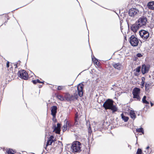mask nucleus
<instances>
[{
	"label": "nucleus",
	"instance_id": "nucleus-1",
	"mask_svg": "<svg viewBox=\"0 0 154 154\" xmlns=\"http://www.w3.org/2000/svg\"><path fill=\"white\" fill-rule=\"evenodd\" d=\"M103 106L106 110L111 109L112 113L117 111L118 110L116 106L113 105V101L110 99H108L105 101L103 105Z\"/></svg>",
	"mask_w": 154,
	"mask_h": 154
},
{
	"label": "nucleus",
	"instance_id": "nucleus-2",
	"mask_svg": "<svg viewBox=\"0 0 154 154\" xmlns=\"http://www.w3.org/2000/svg\"><path fill=\"white\" fill-rule=\"evenodd\" d=\"M81 144L79 141L73 142L71 147V150L73 153H79L81 151Z\"/></svg>",
	"mask_w": 154,
	"mask_h": 154
},
{
	"label": "nucleus",
	"instance_id": "nucleus-3",
	"mask_svg": "<svg viewBox=\"0 0 154 154\" xmlns=\"http://www.w3.org/2000/svg\"><path fill=\"white\" fill-rule=\"evenodd\" d=\"M128 29H126V31H125V29H123L122 27L121 26V29L122 32L123 33H125V34H126V33H128L129 30V29H130L132 31H133L134 32H135V24L132 23L131 22H128Z\"/></svg>",
	"mask_w": 154,
	"mask_h": 154
},
{
	"label": "nucleus",
	"instance_id": "nucleus-4",
	"mask_svg": "<svg viewBox=\"0 0 154 154\" xmlns=\"http://www.w3.org/2000/svg\"><path fill=\"white\" fill-rule=\"evenodd\" d=\"M18 75L20 78L25 80L28 79L29 76L27 72L25 70H20L18 71Z\"/></svg>",
	"mask_w": 154,
	"mask_h": 154
},
{
	"label": "nucleus",
	"instance_id": "nucleus-5",
	"mask_svg": "<svg viewBox=\"0 0 154 154\" xmlns=\"http://www.w3.org/2000/svg\"><path fill=\"white\" fill-rule=\"evenodd\" d=\"M147 22V19L144 17L139 19L137 22H136V24L138 28L145 25Z\"/></svg>",
	"mask_w": 154,
	"mask_h": 154
},
{
	"label": "nucleus",
	"instance_id": "nucleus-6",
	"mask_svg": "<svg viewBox=\"0 0 154 154\" xmlns=\"http://www.w3.org/2000/svg\"><path fill=\"white\" fill-rule=\"evenodd\" d=\"M139 34L140 37L144 40H146L149 36V32L144 30H140L139 32Z\"/></svg>",
	"mask_w": 154,
	"mask_h": 154
},
{
	"label": "nucleus",
	"instance_id": "nucleus-7",
	"mask_svg": "<svg viewBox=\"0 0 154 154\" xmlns=\"http://www.w3.org/2000/svg\"><path fill=\"white\" fill-rule=\"evenodd\" d=\"M83 87L84 85L82 83L79 84L77 86L78 94L80 97H82L83 95Z\"/></svg>",
	"mask_w": 154,
	"mask_h": 154
},
{
	"label": "nucleus",
	"instance_id": "nucleus-8",
	"mask_svg": "<svg viewBox=\"0 0 154 154\" xmlns=\"http://www.w3.org/2000/svg\"><path fill=\"white\" fill-rule=\"evenodd\" d=\"M64 97L66 100L68 101H74L73 95L69 94L68 93H66L65 94Z\"/></svg>",
	"mask_w": 154,
	"mask_h": 154
},
{
	"label": "nucleus",
	"instance_id": "nucleus-9",
	"mask_svg": "<svg viewBox=\"0 0 154 154\" xmlns=\"http://www.w3.org/2000/svg\"><path fill=\"white\" fill-rule=\"evenodd\" d=\"M141 68L142 73L144 74L148 72L149 68H137V71L139 72V70L140 71Z\"/></svg>",
	"mask_w": 154,
	"mask_h": 154
},
{
	"label": "nucleus",
	"instance_id": "nucleus-10",
	"mask_svg": "<svg viewBox=\"0 0 154 154\" xmlns=\"http://www.w3.org/2000/svg\"><path fill=\"white\" fill-rule=\"evenodd\" d=\"M57 106H53L51 107V114L52 115H56L57 112Z\"/></svg>",
	"mask_w": 154,
	"mask_h": 154
},
{
	"label": "nucleus",
	"instance_id": "nucleus-11",
	"mask_svg": "<svg viewBox=\"0 0 154 154\" xmlns=\"http://www.w3.org/2000/svg\"><path fill=\"white\" fill-rule=\"evenodd\" d=\"M64 123L66 124L68 128H70L73 126V125L72 122L70 121H68L66 119L64 121Z\"/></svg>",
	"mask_w": 154,
	"mask_h": 154
},
{
	"label": "nucleus",
	"instance_id": "nucleus-12",
	"mask_svg": "<svg viewBox=\"0 0 154 154\" xmlns=\"http://www.w3.org/2000/svg\"><path fill=\"white\" fill-rule=\"evenodd\" d=\"M148 8L152 10H154V1L149 2L147 4Z\"/></svg>",
	"mask_w": 154,
	"mask_h": 154
},
{
	"label": "nucleus",
	"instance_id": "nucleus-13",
	"mask_svg": "<svg viewBox=\"0 0 154 154\" xmlns=\"http://www.w3.org/2000/svg\"><path fill=\"white\" fill-rule=\"evenodd\" d=\"M130 42L131 45L135 46V36L132 35L130 38Z\"/></svg>",
	"mask_w": 154,
	"mask_h": 154
},
{
	"label": "nucleus",
	"instance_id": "nucleus-14",
	"mask_svg": "<svg viewBox=\"0 0 154 154\" xmlns=\"http://www.w3.org/2000/svg\"><path fill=\"white\" fill-rule=\"evenodd\" d=\"M79 113L78 112H76L75 114V116L74 118L75 122L74 123V125L76 126L78 125V121L79 120Z\"/></svg>",
	"mask_w": 154,
	"mask_h": 154
},
{
	"label": "nucleus",
	"instance_id": "nucleus-15",
	"mask_svg": "<svg viewBox=\"0 0 154 154\" xmlns=\"http://www.w3.org/2000/svg\"><path fill=\"white\" fill-rule=\"evenodd\" d=\"M135 13V8H134L131 9L129 12L128 14L129 15L132 17H134V13Z\"/></svg>",
	"mask_w": 154,
	"mask_h": 154
},
{
	"label": "nucleus",
	"instance_id": "nucleus-16",
	"mask_svg": "<svg viewBox=\"0 0 154 154\" xmlns=\"http://www.w3.org/2000/svg\"><path fill=\"white\" fill-rule=\"evenodd\" d=\"M121 116L122 119L125 122H127L129 119V117L124 116L123 113L121 114Z\"/></svg>",
	"mask_w": 154,
	"mask_h": 154
},
{
	"label": "nucleus",
	"instance_id": "nucleus-17",
	"mask_svg": "<svg viewBox=\"0 0 154 154\" xmlns=\"http://www.w3.org/2000/svg\"><path fill=\"white\" fill-rule=\"evenodd\" d=\"M129 114L131 118L134 120L135 119V111L133 110H130Z\"/></svg>",
	"mask_w": 154,
	"mask_h": 154
},
{
	"label": "nucleus",
	"instance_id": "nucleus-18",
	"mask_svg": "<svg viewBox=\"0 0 154 154\" xmlns=\"http://www.w3.org/2000/svg\"><path fill=\"white\" fill-rule=\"evenodd\" d=\"M136 6L137 8H138L139 9L135 8V14H137V13H139L140 11V12L141 11L140 10L142 9V7L140 5H136Z\"/></svg>",
	"mask_w": 154,
	"mask_h": 154
},
{
	"label": "nucleus",
	"instance_id": "nucleus-19",
	"mask_svg": "<svg viewBox=\"0 0 154 154\" xmlns=\"http://www.w3.org/2000/svg\"><path fill=\"white\" fill-rule=\"evenodd\" d=\"M32 82L34 84H37V83H42V84H44V81H43L42 82H41L38 79H37V80H32Z\"/></svg>",
	"mask_w": 154,
	"mask_h": 154
},
{
	"label": "nucleus",
	"instance_id": "nucleus-20",
	"mask_svg": "<svg viewBox=\"0 0 154 154\" xmlns=\"http://www.w3.org/2000/svg\"><path fill=\"white\" fill-rule=\"evenodd\" d=\"M54 142L53 140H48L47 142V144L46 145V147H45V149H46L47 147L50 145H51L52 143Z\"/></svg>",
	"mask_w": 154,
	"mask_h": 154
},
{
	"label": "nucleus",
	"instance_id": "nucleus-21",
	"mask_svg": "<svg viewBox=\"0 0 154 154\" xmlns=\"http://www.w3.org/2000/svg\"><path fill=\"white\" fill-rule=\"evenodd\" d=\"M53 128L54 129L53 132L55 131L56 134H60V131H61L60 128H56L55 127H54V128Z\"/></svg>",
	"mask_w": 154,
	"mask_h": 154
},
{
	"label": "nucleus",
	"instance_id": "nucleus-22",
	"mask_svg": "<svg viewBox=\"0 0 154 154\" xmlns=\"http://www.w3.org/2000/svg\"><path fill=\"white\" fill-rule=\"evenodd\" d=\"M112 66L114 68L117 67H120L121 66V64L119 63H112Z\"/></svg>",
	"mask_w": 154,
	"mask_h": 154
},
{
	"label": "nucleus",
	"instance_id": "nucleus-23",
	"mask_svg": "<svg viewBox=\"0 0 154 154\" xmlns=\"http://www.w3.org/2000/svg\"><path fill=\"white\" fill-rule=\"evenodd\" d=\"M56 97L57 98L60 99L61 100L63 101L64 100V97H63L62 95L57 94V95Z\"/></svg>",
	"mask_w": 154,
	"mask_h": 154
},
{
	"label": "nucleus",
	"instance_id": "nucleus-24",
	"mask_svg": "<svg viewBox=\"0 0 154 154\" xmlns=\"http://www.w3.org/2000/svg\"><path fill=\"white\" fill-rule=\"evenodd\" d=\"M92 60L93 61L94 63L97 66H99V62L98 61L97 59L94 57V60L93 57H92Z\"/></svg>",
	"mask_w": 154,
	"mask_h": 154
},
{
	"label": "nucleus",
	"instance_id": "nucleus-25",
	"mask_svg": "<svg viewBox=\"0 0 154 154\" xmlns=\"http://www.w3.org/2000/svg\"><path fill=\"white\" fill-rule=\"evenodd\" d=\"M146 96H144L142 99V102L143 103L146 104H149V102L146 100Z\"/></svg>",
	"mask_w": 154,
	"mask_h": 154
},
{
	"label": "nucleus",
	"instance_id": "nucleus-26",
	"mask_svg": "<svg viewBox=\"0 0 154 154\" xmlns=\"http://www.w3.org/2000/svg\"><path fill=\"white\" fill-rule=\"evenodd\" d=\"M136 131L137 132L142 133L143 134H144L143 130V128H142L136 129Z\"/></svg>",
	"mask_w": 154,
	"mask_h": 154
},
{
	"label": "nucleus",
	"instance_id": "nucleus-27",
	"mask_svg": "<svg viewBox=\"0 0 154 154\" xmlns=\"http://www.w3.org/2000/svg\"><path fill=\"white\" fill-rule=\"evenodd\" d=\"M73 100H74L75 99V100H77L78 99L79 97L78 96V94L76 92L75 93H74L73 94Z\"/></svg>",
	"mask_w": 154,
	"mask_h": 154
},
{
	"label": "nucleus",
	"instance_id": "nucleus-28",
	"mask_svg": "<svg viewBox=\"0 0 154 154\" xmlns=\"http://www.w3.org/2000/svg\"><path fill=\"white\" fill-rule=\"evenodd\" d=\"M151 86V84L150 83H146L145 86V90L146 91H148V90L149 88V87H150Z\"/></svg>",
	"mask_w": 154,
	"mask_h": 154
},
{
	"label": "nucleus",
	"instance_id": "nucleus-29",
	"mask_svg": "<svg viewBox=\"0 0 154 154\" xmlns=\"http://www.w3.org/2000/svg\"><path fill=\"white\" fill-rule=\"evenodd\" d=\"M65 88V86H59L57 87V90H61Z\"/></svg>",
	"mask_w": 154,
	"mask_h": 154
},
{
	"label": "nucleus",
	"instance_id": "nucleus-30",
	"mask_svg": "<svg viewBox=\"0 0 154 154\" xmlns=\"http://www.w3.org/2000/svg\"><path fill=\"white\" fill-rule=\"evenodd\" d=\"M67 128V126L66 124L64 123V125L63 126V132H65Z\"/></svg>",
	"mask_w": 154,
	"mask_h": 154
},
{
	"label": "nucleus",
	"instance_id": "nucleus-31",
	"mask_svg": "<svg viewBox=\"0 0 154 154\" xmlns=\"http://www.w3.org/2000/svg\"><path fill=\"white\" fill-rule=\"evenodd\" d=\"M140 88L135 87V94H139L140 93Z\"/></svg>",
	"mask_w": 154,
	"mask_h": 154
},
{
	"label": "nucleus",
	"instance_id": "nucleus-32",
	"mask_svg": "<svg viewBox=\"0 0 154 154\" xmlns=\"http://www.w3.org/2000/svg\"><path fill=\"white\" fill-rule=\"evenodd\" d=\"M57 127L56 126V125L55 124L53 125V128H54V127H55L56 128H60L61 127V124L59 123H58L57 124Z\"/></svg>",
	"mask_w": 154,
	"mask_h": 154
},
{
	"label": "nucleus",
	"instance_id": "nucleus-33",
	"mask_svg": "<svg viewBox=\"0 0 154 154\" xmlns=\"http://www.w3.org/2000/svg\"><path fill=\"white\" fill-rule=\"evenodd\" d=\"M20 61H19L16 64H14V66H15V67H17L19 66L20 65Z\"/></svg>",
	"mask_w": 154,
	"mask_h": 154
},
{
	"label": "nucleus",
	"instance_id": "nucleus-34",
	"mask_svg": "<svg viewBox=\"0 0 154 154\" xmlns=\"http://www.w3.org/2000/svg\"><path fill=\"white\" fill-rule=\"evenodd\" d=\"M142 151L141 149L138 148L136 154H142Z\"/></svg>",
	"mask_w": 154,
	"mask_h": 154
},
{
	"label": "nucleus",
	"instance_id": "nucleus-35",
	"mask_svg": "<svg viewBox=\"0 0 154 154\" xmlns=\"http://www.w3.org/2000/svg\"><path fill=\"white\" fill-rule=\"evenodd\" d=\"M56 115H52L53 117L52 120L54 123H56L57 122V120L56 118Z\"/></svg>",
	"mask_w": 154,
	"mask_h": 154
},
{
	"label": "nucleus",
	"instance_id": "nucleus-36",
	"mask_svg": "<svg viewBox=\"0 0 154 154\" xmlns=\"http://www.w3.org/2000/svg\"><path fill=\"white\" fill-rule=\"evenodd\" d=\"M135 99H137V100L139 101L140 100V98L139 94H135Z\"/></svg>",
	"mask_w": 154,
	"mask_h": 154
},
{
	"label": "nucleus",
	"instance_id": "nucleus-37",
	"mask_svg": "<svg viewBox=\"0 0 154 154\" xmlns=\"http://www.w3.org/2000/svg\"><path fill=\"white\" fill-rule=\"evenodd\" d=\"M88 132H89V133L91 134L92 132V131L91 130V126H89L88 127Z\"/></svg>",
	"mask_w": 154,
	"mask_h": 154
},
{
	"label": "nucleus",
	"instance_id": "nucleus-38",
	"mask_svg": "<svg viewBox=\"0 0 154 154\" xmlns=\"http://www.w3.org/2000/svg\"><path fill=\"white\" fill-rule=\"evenodd\" d=\"M86 125L87 127L91 126L90 122L89 121H86Z\"/></svg>",
	"mask_w": 154,
	"mask_h": 154
},
{
	"label": "nucleus",
	"instance_id": "nucleus-39",
	"mask_svg": "<svg viewBox=\"0 0 154 154\" xmlns=\"http://www.w3.org/2000/svg\"><path fill=\"white\" fill-rule=\"evenodd\" d=\"M132 94L133 95V98H135V88H134L133 89Z\"/></svg>",
	"mask_w": 154,
	"mask_h": 154
},
{
	"label": "nucleus",
	"instance_id": "nucleus-40",
	"mask_svg": "<svg viewBox=\"0 0 154 154\" xmlns=\"http://www.w3.org/2000/svg\"><path fill=\"white\" fill-rule=\"evenodd\" d=\"M58 145H59L60 146V147H62L63 146V144L61 142L58 141Z\"/></svg>",
	"mask_w": 154,
	"mask_h": 154
},
{
	"label": "nucleus",
	"instance_id": "nucleus-41",
	"mask_svg": "<svg viewBox=\"0 0 154 154\" xmlns=\"http://www.w3.org/2000/svg\"><path fill=\"white\" fill-rule=\"evenodd\" d=\"M138 42L137 39L135 37V46H137L138 45Z\"/></svg>",
	"mask_w": 154,
	"mask_h": 154
},
{
	"label": "nucleus",
	"instance_id": "nucleus-42",
	"mask_svg": "<svg viewBox=\"0 0 154 154\" xmlns=\"http://www.w3.org/2000/svg\"><path fill=\"white\" fill-rule=\"evenodd\" d=\"M137 56L138 57H141L142 56V55L140 53H138L137 54Z\"/></svg>",
	"mask_w": 154,
	"mask_h": 154
},
{
	"label": "nucleus",
	"instance_id": "nucleus-43",
	"mask_svg": "<svg viewBox=\"0 0 154 154\" xmlns=\"http://www.w3.org/2000/svg\"><path fill=\"white\" fill-rule=\"evenodd\" d=\"M142 82H144V81L145 80V78L144 77H143L141 78Z\"/></svg>",
	"mask_w": 154,
	"mask_h": 154
},
{
	"label": "nucleus",
	"instance_id": "nucleus-44",
	"mask_svg": "<svg viewBox=\"0 0 154 154\" xmlns=\"http://www.w3.org/2000/svg\"><path fill=\"white\" fill-rule=\"evenodd\" d=\"M144 82H141V87L142 88H143V87L144 85Z\"/></svg>",
	"mask_w": 154,
	"mask_h": 154
},
{
	"label": "nucleus",
	"instance_id": "nucleus-45",
	"mask_svg": "<svg viewBox=\"0 0 154 154\" xmlns=\"http://www.w3.org/2000/svg\"><path fill=\"white\" fill-rule=\"evenodd\" d=\"M7 67H9V62L8 61L6 64Z\"/></svg>",
	"mask_w": 154,
	"mask_h": 154
},
{
	"label": "nucleus",
	"instance_id": "nucleus-46",
	"mask_svg": "<svg viewBox=\"0 0 154 154\" xmlns=\"http://www.w3.org/2000/svg\"><path fill=\"white\" fill-rule=\"evenodd\" d=\"M54 136L53 135H51L50 137V139H49V140H53L52 139L54 138Z\"/></svg>",
	"mask_w": 154,
	"mask_h": 154
},
{
	"label": "nucleus",
	"instance_id": "nucleus-47",
	"mask_svg": "<svg viewBox=\"0 0 154 154\" xmlns=\"http://www.w3.org/2000/svg\"><path fill=\"white\" fill-rule=\"evenodd\" d=\"M8 68V70L9 71V70H10V71H11L12 70L11 69L12 68Z\"/></svg>",
	"mask_w": 154,
	"mask_h": 154
},
{
	"label": "nucleus",
	"instance_id": "nucleus-48",
	"mask_svg": "<svg viewBox=\"0 0 154 154\" xmlns=\"http://www.w3.org/2000/svg\"><path fill=\"white\" fill-rule=\"evenodd\" d=\"M142 68H143V67H146V66L145 65H143L142 66Z\"/></svg>",
	"mask_w": 154,
	"mask_h": 154
},
{
	"label": "nucleus",
	"instance_id": "nucleus-49",
	"mask_svg": "<svg viewBox=\"0 0 154 154\" xmlns=\"http://www.w3.org/2000/svg\"><path fill=\"white\" fill-rule=\"evenodd\" d=\"M128 146L129 147H130V149H131V146L130 145H128Z\"/></svg>",
	"mask_w": 154,
	"mask_h": 154
},
{
	"label": "nucleus",
	"instance_id": "nucleus-50",
	"mask_svg": "<svg viewBox=\"0 0 154 154\" xmlns=\"http://www.w3.org/2000/svg\"><path fill=\"white\" fill-rule=\"evenodd\" d=\"M42 87V85H39V86H38V87L39 88H41Z\"/></svg>",
	"mask_w": 154,
	"mask_h": 154
},
{
	"label": "nucleus",
	"instance_id": "nucleus-51",
	"mask_svg": "<svg viewBox=\"0 0 154 154\" xmlns=\"http://www.w3.org/2000/svg\"><path fill=\"white\" fill-rule=\"evenodd\" d=\"M150 104L151 106H152L153 105V104L151 102Z\"/></svg>",
	"mask_w": 154,
	"mask_h": 154
},
{
	"label": "nucleus",
	"instance_id": "nucleus-52",
	"mask_svg": "<svg viewBox=\"0 0 154 154\" xmlns=\"http://www.w3.org/2000/svg\"><path fill=\"white\" fill-rule=\"evenodd\" d=\"M149 148V146H148L146 147V149H148Z\"/></svg>",
	"mask_w": 154,
	"mask_h": 154
},
{
	"label": "nucleus",
	"instance_id": "nucleus-53",
	"mask_svg": "<svg viewBox=\"0 0 154 154\" xmlns=\"http://www.w3.org/2000/svg\"><path fill=\"white\" fill-rule=\"evenodd\" d=\"M117 69H119V70H120V68H116Z\"/></svg>",
	"mask_w": 154,
	"mask_h": 154
},
{
	"label": "nucleus",
	"instance_id": "nucleus-54",
	"mask_svg": "<svg viewBox=\"0 0 154 154\" xmlns=\"http://www.w3.org/2000/svg\"><path fill=\"white\" fill-rule=\"evenodd\" d=\"M137 67L139 68V67H140V66H138Z\"/></svg>",
	"mask_w": 154,
	"mask_h": 154
},
{
	"label": "nucleus",
	"instance_id": "nucleus-55",
	"mask_svg": "<svg viewBox=\"0 0 154 154\" xmlns=\"http://www.w3.org/2000/svg\"><path fill=\"white\" fill-rule=\"evenodd\" d=\"M132 1H133V2H134V0H131Z\"/></svg>",
	"mask_w": 154,
	"mask_h": 154
},
{
	"label": "nucleus",
	"instance_id": "nucleus-56",
	"mask_svg": "<svg viewBox=\"0 0 154 154\" xmlns=\"http://www.w3.org/2000/svg\"><path fill=\"white\" fill-rule=\"evenodd\" d=\"M11 66L12 67V66H13V64H12V65H11Z\"/></svg>",
	"mask_w": 154,
	"mask_h": 154
},
{
	"label": "nucleus",
	"instance_id": "nucleus-57",
	"mask_svg": "<svg viewBox=\"0 0 154 154\" xmlns=\"http://www.w3.org/2000/svg\"><path fill=\"white\" fill-rule=\"evenodd\" d=\"M91 70L92 71V72H93V70Z\"/></svg>",
	"mask_w": 154,
	"mask_h": 154
},
{
	"label": "nucleus",
	"instance_id": "nucleus-58",
	"mask_svg": "<svg viewBox=\"0 0 154 154\" xmlns=\"http://www.w3.org/2000/svg\"><path fill=\"white\" fill-rule=\"evenodd\" d=\"M125 38L126 39V37H125Z\"/></svg>",
	"mask_w": 154,
	"mask_h": 154
},
{
	"label": "nucleus",
	"instance_id": "nucleus-59",
	"mask_svg": "<svg viewBox=\"0 0 154 154\" xmlns=\"http://www.w3.org/2000/svg\"><path fill=\"white\" fill-rule=\"evenodd\" d=\"M125 38L126 39V37H125Z\"/></svg>",
	"mask_w": 154,
	"mask_h": 154
},
{
	"label": "nucleus",
	"instance_id": "nucleus-60",
	"mask_svg": "<svg viewBox=\"0 0 154 154\" xmlns=\"http://www.w3.org/2000/svg\"><path fill=\"white\" fill-rule=\"evenodd\" d=\"M133 132H134V130H133Z\"/></svg>",
	"mask_w": 154,
	"mask_h": 154
},
{
	"label": "nucleus",
	"instance_id": "nucleus-61",
	"mask_svg": "<svg viewBox=\"0 0 154 154\" xmlns=\"http://www.w3.org/2000/svg\"><path fill=\"white\" fill-rule=\"evenodd\" d=\"M137 1H138V0H137Z\"/></svg>",
	"mask_w": 154,
	"mask_h": 154
}]
</instances>
